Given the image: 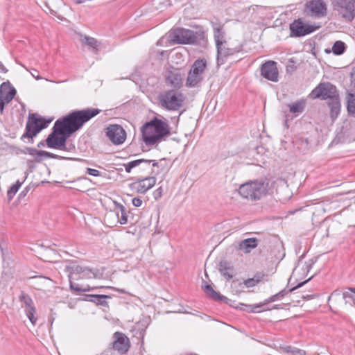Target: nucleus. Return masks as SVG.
<instances>
[{
  "mask_svg": "<svg viewBox=\"0 0 355 355\" xmlns=\"http://www.w3.org/2000/svg\"><path fill=\"white\" fill-rule=\"evenodd\" d=\"M206 68L207 61L205 59L198 58L195 60L188 73L185 84L186 86L189 88L199 86L203 80L202 74Z\"/></svg>",
  "mask_w": 355,
  "mask_h": 355,
  "instance_id": "nucleus-6",
  "label": "nucleus"
},
{
  "mask_svg": "<svg viewBox=\"0 0 355 355\" xmlns=\"http://www.w3.org/2000/svg\"><path fill=\"white\" fill-rule=\"evenodd\" d=\"M32 75H33V77L36 78V79H37V80L41 78H40V77H39L38 76H35V73H32Z\"/></svg>",
  "mask_w": 355,
  "mask_h": 355,
  "instance_id": "nucleus-60",
  "label": "nucleus"
},
{
  "mask_svg": "<svg viewBox=\"0 0 355 355\" xmlns=\"http://www.w3.org/2000/svg\"><path fill=\"white\" fill-rule=\"evenodd\" d=\"M20 153L22 154H29L30 155H31L34 157V161L35 162H38V163L41 162L44 157L60 159V160L71 159V160H76V161L81 162H87V161L84 159L62 157V156L58 155L53 154V153L48 152V151L37 150L36 148H31V147H26L24 150H20Z\"/></svg>",
  "mask_w": 355,
  "mask_h": 355,
  "instance_id": "nucleus-11",
  "label": "nucleus"
},
{
  "mask_svg": "<svg viewBox=\"0 0 355 355\" xmlns=\"http://www.w3.org/2000/svg\"><path fill=\"white\" fill-rule=\"evenodd\" d=\"M268 190V182L254 180L241 184L239 189V193L243 198L255 201L265 196Z\"/></svg>",
  "mask_w": 355,
  "mask_h": 355,
  "instance_id": "nucleus-3",
  "label": "nucleus"
},
{
  "mask_svg": "<svg viewBox=\"0 0 355 355\" xmlns=\"http://www.w3.org/2000/svg\"><path fill=\"white\" fill-rule=\"evenodd\" d=\"M82 270V273H80L82 278H91L96 276V271L87 267H83Z\"/></svg>",
  "mask_w": 355,
  "mask_h": 355,
  "instance_id": "nucleus-43",
  "label": "nucleus"
},
{
  "mask_svg": "<svg viewBox=\"0 0 355 355\" xmlns=\"http://www.w3.org/2000/svg\"><path fill=\"white\" fill-rule=\"evenodd\" d=\"M18 190V187L17 186H14L13 184L10 187L7 191V198L8 201H10L13 198Z\"/></svg>",
  "mask_w": 355,
  "mask_h": 355,
  "instance_id": "nucleus-44",
  "label": "nucleus"
},
{
  "mask_svg": "<svg viewBox=\"0 0 355 355\" xmlns=\"http://www.w3.org/2000/svg\"><path fill=\"white\" fill-rule=\"evenodd\" d=\"M86 173L94 177L101 175V172L99 171L91 168H87Z\"/></svg>",
  "mask_w": 355,
  "mask_h": 355,
  "instance_id": "nucleus-47",
  "label": "nucleus"
},
{
  "mask_svg": "<svg viewBox=\"0 0 355 355\" xmlns=\"http://www.w3.org/2000/svg\"><path fill=\"white\" fill-rule=\"evenodd\" d=\"M203 38V32H194L193 31L183 28L175 29L171 35L173 42L176 44H196Z\"/></svg>",
  "mask_w": 355,
  "mask_h": 355,
  "instance_id": "nucleus-7",
  "label": "nucleus"
},
{
  "mask_svg": "<svg viewBox=\"0 0 355 355\" xmlns=\"http://www.w3.org/2000/svg\"><path fill=\"white\" fill-rule=\"evenodd\" d=\"M156 183V178L154 176H148L144 178L138 179L132 183V187L139 193H145L151 189Z\"/></svg>",
  "mask_w": 355,
  "mask_h": 355,
  "instance_id": "nucleus-20",
  "label": "nucleus"
},
{
  "mask_svg": "<svg viewBox=\"0 0 355 355\" xmlns=\"http://www.w3.org/2000/svg\"><path fill=\"white\" fill-rule=\"evenodd\" d=\"M112 347L121 354H125L130 347L129 338L122 332L116 331L113 335Z\"/></svg>",
  "mask_w": 355,
  "mask_h": 355,
  "instance_id": "nucleus-19",
  "label": "nucleus"
},
{
  "mask_svg": "<svg viewBox=\"0 0 355 355\" xmlns=\"http://www.w3.org/2000/svg\"><path fill=\"white\" fill-rule=\"evenodd\" d=\"M52 121V119H45L35 113L29 114L26 124L24 133L21 137V140L24 141L26 138L31 139L30 142L33 143V138L37 135L43 129L48 127Z\"/></svg>",
  "mask_w": 355,
  "mask_h": 355,
  "instance_id": "nucleus-5",
  "label": "nucleus"
},
{
  "mask_svg": "<svg viewBox=\"0 0 355 355\" xmlns=\"http://www.w3.org/2000/svg\"><path fill=\"white\" fill-rule=\"evenodd\" d=\"M24 311L31 322L33 324H35L37 320V318L35 316V314L36 313V308L35 306L34 303L28 306H25Z\"/></svg>",
  "mask_w": 355,
  "mask_h": 355,
  "instance_id": "nucleus-33",
  "label": "nucleus"
},
{
  "mask_svg": "<svg viewBox=\"0 0 355 355\" xmlns=\"http://www.w3.org/2000/svg\"><path fill=\"white\" fill-rule=\"evenodd\" d=\"M339 95V91L336 86L330 82H322L311 91L309 96L312 99H321L327 101Z\"/></svg>",
  "mask_w": 355,
  "mask_h": 355,
  "instance_id": "nucleus-8",
  "label": "nucleus"
},
{
  "mask_svg": "<svg viewBox=\"0 0 355 355\" xmlns=\"http://www.w3.org/2000/svg\"><path fill=\"white\" fill-rule=\"evenodd\" d=\"M111 295H96L94 294L93 303L97 306H108V303L106 301L107 299H110Z\"/></svg>",
  "mask_w": 355,
  "mask_h": 355,
  "instance_id": "nucleus-37",
  "label": "nucleus"
},
{
  "mask_svg": "<svg viewBox=\"0 0 355 355\" xmlns=\"http://www.w3.org/2000/svg\"><path fill=\"white\" fill-rule=\"evenodd\" d=\"M306 100L301 98L294 103L288 104L289 112L296 116L304 112L306 107Z\"/></svg>",
  "mask_w": 355,
  "mask_h": 355,
  "instance_id": "nucleus-29",
  "label": "nucleus"
},
{
  "mask_svg": "<svg viewBox=\"0 0 355 355\" xmlns=\"http://www.w3.org/2000/svg\"><path fill=\"white\" fill-rule=\"evenodd\" d=\"M94 294H85L83 295V300L84 301L93 302Z\"/></svg>",
  "mask_w": 355,
  "mask_h": 355,
  "instance_id": "nucleus-51",
  "label": "nucleus"
},
{
  "mask_svg": "<svg viewBox=\"0 0 355 355\" xmlns=\"http://www.w3.org/2000/svg\"><path fill=\"white\" fill-rule=\"evenodd\" d=\"M101 112L100 109L92 107L73 110L67 115L58 119L57 121L74 133L81 129L85 123L100 114Z\"/></svg>",
  "mask_w": 355,
  "mask_h": 355,
  "instance_id": "nucleus-2",
  "label": "nucleus"
},
{
  "mask_svg": "<svg viewBox=\"0 0 355 355\" xmlns=\"http://www.w3.org/2000/svg\"><path fill=\"white\" fill-rule=\"evenodd\" d=\"M327 105L329 108V116L331 121H336L341 111V101L340 95L334 98L327 101Z\"/></svg>",
  "mask_w": 355,
  "mask_h": 355,
  "instance_id": "nucleus-24",
  "label": "nucleus"
},
{
  "mask_svg": "<svg viewBox=\"0 0 355 355\" xmlns=\"http://www.w3.org/2000/svg\"><path fill=\"white\" fill-rule=\"evenodd\" d=\"M334 10L347 22L355 18V0H331Z\"/></svg>",
  "mask_w": 355,
  "mask_h": 355,
  "instance_id": "nucleus-10",
  "label": "nucleus"
},
{
  "mask_svg": "<svg viewBox=\"0 0 355 355\" xmlns=\"http://www.w3.org/2000/svg\"><path fill=\"white\" fill-rule=\"evenodd\" d=\"M19 301L24 304V307L31 305L34 303L31 297L24 291L21 292V295H19Z\"/></svg>",
  "mask_w": 355,
  "mask_h": 355,
  "instance_id": "nucleus-42",
  "label": "nucleus"
},
{
  "mask_svg": "<svg viewBox=\"0 0 355 355\" xmlns=\"http://www.w3.org/2000/svg\"><path fill=\"white\" fill-rule=\"evenodd\" d=\"M132 203L135 207H139L142 205V200L141 198L136 197L132 199Z\"/></svg>",
  "mask_w": 355,
  "mask_h": 355,
  "instance_id": "nucleus-50",
  "label": "nucleus"
},
{
  "mask_svg": "<svg viewBox=\"0 0 355 355\" xmlns=\"http://www.w3.org/2000/svg\"><path fill=\"white\" fill-rule=\"evenodd\" d=\"M105 288L104 286H94V287H91L89 286H87L84 288H82V291L81 292H87V291H93L96 289H98V288ZM107 288H110V289H112V290H114V291H117L118 292H119L120 293H125V291L123 290V289H119V288H116L114 287H112V286H107L106 287Z\"/></svg>",
  "mask_w": 355,
  "mask_h": 355,
  "instance_id": "nucleus-41",
  "label": "nucleus"
},
{
  "mask_svg": "<svg viewBox=\"0 0 355 355\" xmlns=\"http://www.w3.org/2000/svg\"><path fill=\"white\" fill-rule=\"evenodd\" d=\"M211 24L214 31V37L216 46L220 45L222 42H225V33L223 29L224 24H222L217 18L212 19L211 21Z\"/></svg>",
  "mask_w": 355,
  "mask_h": 355,
  "instance_id": "nucleus-23",
  "label": "nucleus"
},
{
  "mask_svg": "<svg viewBox=\"0 0 355 355\" xmlns=\"http://www.w3.org/2000/svg\"><path fill=\"white\" fill-rule=\"evenodd\" d=\"M73 133L56 121L52 128V132L46 139V144L50 148L67 150V140Z\"/></svg>",
  "mask_w": 355,
  "mask_h": 355,
  "instance_id": "nucleus-4",
  "label": "nucleus"
},
{
  "mask_svg": "<svg viewBox=\"0 0 355 355\" xmlns=\"http://www.w3.org/2000/svg\"><path fill=\"white\" fill-rule=\"evenodd\" d=\"M346 51V44L342 41H336L332 46V52L334 55H340Z\"/></svg>",
  "mask_w": 355,
  "mask_h": 355,
  "instance_id": "nucleus-36",
  "label": "nucleus"
},
{
  "mask_svg": "<svg viewBox=\"0 0 355 355\" xmlns=\"http://www.w3.org/2000/svg\"><path fill=\"white\" fill-rule=\"evenodd\" d=\"M70 289L76 292H81L82 288L78 284H74L71 280H69Z\"/></svg>",
  "mask_w": 355,
  "mask_h": 355,
  "instance_id": "nucleus-48",
  "label": "nucleus"
},
{
  "mask_svg": "<svg viewBox=\"0 0 355 355\" xmlns=\"http://www.w3.org/2000/svg\"><path fill=\"white\" fill-rule=\"evenodd\" d=\"M83 43L94 49H97L99 44L98 40L92 37H85Z\"/></svg>",
  "mask_w": 355,
  "mask_h": 355,
  "instance_id": "nucleus-40",
  "label": "nucleus"
},
{
  "mask_svg": "<svg viewBox=\"0 0 355 355\" xmlns=\"http://www.w3.org/2000/svg\"><path fill=\"white\" fill-rule=\"evenodd\" d=\"M21 184H22V182H21L19 180H17L15 184H14L13 185L17 186L18 187V189H19L20 187L21 186Z\"/></svg>",
  "mask_w": 355,
  "mask_h": 355,
  "instance_id": "nucleus-58",
  "label": "nucleus"
},
{
  "mask_svg": "<svg viewBox=\"0 0 355 355\" xmlns=\"http://www.w3.org/2000/svg\"><path fill=\"white\" fill-rule=\"evenodd\" d=\"M300 141H301V144H302V146L304 147V148H307L309 144V139H304V138H301L300 139Z\"/></svg>",
  "mask_w": 355,
  "mask_h": 355,
  "instance_id": "nucleus-54",
  "label": "nucleus"
},
{
  "mask_svg": "<svg viewBox=\"0 0 355 355\" xmlns=\"http://www.w3.org/2000/svg\"><path fill=\"white\" fill-rule=\"evenodd\" d=\"M261 75L266 79L272 82H277L279 71L277 67V62L269 60L263 63L260 69Z\"/></svg>",
  "mask_w": 355,
  "mask_h": 355,
  "instance_id": "nucleus-18",
  "label": "nucleus"
},
{
  "mask_svg": "<svg viewBox=\"0 0 355 355\" xmlns=\"http://www.w3.org/2000/svg\"><path fill=\"white\" fill-rule=\"evenodd\" d=\"M35 161L31 159H28L26 162L27 166L30 171H32V170L35 168Z\"/></svg>",
  "mask_w": 355,
  "mask_h": 355,
  "instance_id": "nucleus-53",
  "label": "nucleus"
},
{
  "mask_svg": "<svg viewBox=\"0 0 355 355\" xmlns=\"http://www.w3.org/2000/svg\"><path fill=\"white\" fill-rule=\"evenodd\" d=\"M146 161H148L149 162H143V164L149 166L150 164H152V166L153 168H152L151 175H157L161 171L159 170V168L161 166V162L163 160H160V162H157L155 159H145Z\"/></svg>",
  "mask_w": 355,
  "mask_h": 355,
  "instance_id": "nucleus-39",
  "label": "nucleus"
},
{
  "mask_svg": "<svg viewBox=\"0 0 355 355\" xmlns=\"http://www.w3.org/2000/svg\"><path fill=\"white\" fill-rule=\"evenodd\" d=\"M347 193H355V189L349 191Z\"/></svg>",
  "mask_w": 355,
  "mask_h": 355,
  "instance_id": "nucleus-62",
  "label": "nucleus"
},
{
  "mask_svg": "<svg viewBox=\"0 0 355 355\" xmlns=\"http://www.w3.org/2000/svg\"><path fill=\"white\" fill-rule=\"evenodd\" d=\"M225 42H222L220 45L216 46L217 49V65L221 66L225 64L227 57L234 55L243 50V46L239 45L234 48L225 46Z\"/></svg>",
  "mask_w": 355,
  "mask_h": 355,
  "instance_id": "nucleus-17",
  "label": "nucleus"
},
{
  "mask_svg": "<svg viewBox=\"0 0 355 355\" xmlns=\"http://www.w3.org/2000/svg\"><path fill=\"white\" fill-rule=\"evenodd\" d=\"M69 150H70V148L67 147V150L66 151H69Z\"/></svg>",
  "mask_w": 355,
  "mask_h": 355,
  "instance_id": "nucleus-64",
  "label": "nucleus"
},
{
  "mask_svg": "<svg viewBox=\"0 0 355 355\" xmlns=\"http://www.w3.org/2000/svg\"><path fill=\"white\" fill-rule=\"evenodd\" d=\"M20 153L22 154H29L30 155H31L34 157V161L35 162H38V163L41 162L44 157L60 159V160L71 159V160H76V161L81 162H87V161L84 159L62 157V156L58 155L53 154V153L48 152V151L37 150L36 148H31V147H26L24 150H20Z\"/></svg>",
  "mask_w": 355,
  "mask_h": 355,
  "instance_id": "nucleus-12",
  "label": "nucleus"
},
{
  "mask_svg": "<svg viewBox=\"0 0 355 355\" xmlns=\"http://www.w3.org/2000/svg\"><path fill=\"white\" fill-rule=\"evenodd\" d=\"M259 244V240L257 238H248L242 240L239 243V250L245 254L250 253L253 249L256 248Z\"/></svg>",
  "mask_w": 355,
  "mask_h": 355,
  "instance_id": "nucleus-26",
  "label": "nucleus"
},
{
  "mask_svg": "<svg viewBox=\"0 0 355 355\" xmlns=\"http://www.w3.org/2000/svg\"><path fill=\"white\" fill-rule=\"evenodd\" d=\"M115 208L116 209V216L118 220L121 225L128 223V215L125 207L120 204L115 202Z\"/></svg>",
  "mask_w": 355,
  "mask_h": 355,
  "instance_id": "nucleus-30",
  "label": "nucleus"
},
{
  "mask_svg": "<svg viewBox=\"0 0 355 355\" xmlns=\"http://www.w3.org/2000/svg\"><path fill=\"white\" fill-rule=\"evenodd\" d=\"M141 132L143 140L147 146L155 145L171 134L168 123L156 116L145 123Z\"/></svg>",
  "mask_w": 355,
  "mask_h": 355,
  "instance_id": "nucleus-1",
  "label": "nucleus"
},
{
  "mask_svg": "<svg viewBox=\"0 0 355 355\" xmlns=\"http://www.w3.org/2000/svg\"><path fill=\"white\" fill-rule=\"evenodd\" d=\"M351 293H354L355 294V288H350L349 291H345L343 293V298L346 299L347 297L352 298V295Z\"/></svg>",
  "mask_w": 355,
  "mask_h": 355,
  "instance_id": "nucleus-49",
  "label": "nucleus"
},
{
  "mask_svg": "<svg viewBox=\"0 0 355 355\" xmlns=\"http://www.w3.org/2000/svg\"><path fill=\"white\" fill-rule=\"evenodd\" d=\"M29 191V188L27 187L20 193V196H25Z\"/></svg>",
  "mask_w": 355,
  "mask_h": 355,
  "instance_id": "nucleus-56",
  "label": "nucleus"
},
{
  "mask_svg": "<svg viewBox=\"0 0 355 355\" xmlns=\"http://www.w3.org/2000/svg\"><path fill=\"white\" fill-rule=\"evenodd\" d=\"M8 71L7 69L3 64V63L0 61V72L6 73Z\"/></svg>",
  "mask_w": 355,
  "mask_h": 355,
  "instance_id": "nucleus-55",
  "label": "nucleus"
},
{
  "mask_svg": "<svg viewBox=\"0 0 355 355\" xmlns=\"http://www.w3.org/2000/svg\"><path fill=\"white\" fill-rule=\"evenodd\" d=\"M306 6L313 17H320L327 14L326 4L322 0H311L306 4Z\"/></svg>",
  "mask_w": 355,
  "mask_h": 355,
  "instance_id": "nucleus-22",
  "label": "nucleus"
},
{
  "mask_svg": "<svg viewBox=\"0 0 355 355\" xmlns=\"http://www.w3.org/2000/svg\"><path fill=\"white\" fill-rule=\"evenodd\" d=\"M44 143H46V140H45V141H43V140H42V141H41L40 142H39V143L37 144V147H38V148H42V147H43V146H44Z\"/></svg>",
  "mask_w": 355,
  "mask_h": 355,
  "instance_id": "nucleus-57",
  "label": "nucleus"
},
{
  "mask_svg": "<svg viewBox=\"0 0 355 355\" xmlns=\"http://www.w3.org/2000/svg\"><path fill=\"white\" fill-rule=\"evenodd\" d=\"M205 293L207 295L214 301H219L224 304H228L230 306L234 307L235 301L232 300L227 297L220 295L219 293L215 291L212 286L206 282H205V285H202Z\"/></svg>",
  "mask_w": 355,
  "mask_h": 355,
  "instance_id": "nucleus-21",
  "label": "nucleus"
},
{
  "mask_svg": "<svg viewBox=\"0 0 355 355\" xmlns=\"http://www.w3.org/2000/svg\"><path fill=\"white\" fill-rule=\"evenodd\" d=\"M183 101V94L174 90L165 92L159 98L162 107L168 110H178L182 106Z\"/></svg>",
  "mask_w": 355,
  "mask_h": 355,
  "instance_id": "nucleus-9",
  "label": "nucleus"
},
{
  "mask_svg": "<svg viewBox=\"0 0 355 355\" xmlns=\"http://www.w3.org/2000/svg\"><path fill=\"white\" fill-rule=\"evenodd\" d=\"M313 277V275L311 276V277H309V279H307L306 280L299 283L297 286H294L292 288H290L289 290H286V288H284V289L282 290L281 291H279L278 293H277V294H275L274 295H272L271 297H270L268 299L266 300L263 302V306L267 304H268V303H270V302H275L279 297H284V295H286L289 292H292V291H295V290L302 287L304 284H305L306 283L309 282Z\"/></svg>",
  "mask_w": 355,
  "mask_h": 355,
  "instance_id": "nucleus-25",
  "label": "nucleus"
},
{
  "mask_svg": "<svg viewBox=\"0 0 355 355\" xmlns=\"http://www.w3.org/2000/svg\"><path fill=\"white\" fill-rule=\"evenodd\" d=\"M282 306L280 304H277V305H274L272 309H281Z\"/></svg>",
  "mask_w": 355,
  "mask_h": 355,
  "instance_id": "nucleus-59",
  "label": "nucleus"
},
{
  "mask_svg": "<svg viewBox=\"0 0 355 355\" xmlns=\"http://www.w3.org/2000/svg\"><path fill=\"white\" fill-rule=\"evenodd\" d=\"M259 282V279H256L254 278H249L244 281V284L246 286V287H253L256 286Z\"/></svg>",
  "mask_w": 355,
  "mask_h": 355,
  "instance_id": "nucleus-45",
  "label": "nucleus"
},
{
  "mask_svg": "<svg viewBox=\"0 0 355 355\" xmlns=\"http://www.w3.org/2000/svg\"><path fill=\"white\" fill-rule=\"evenodd\" d=\"M32 75H33V77L36 78V79H37V80L41 78H40V77H39L38 76H35V73H32Z\"/></svg>",
  "mask_w": 355,
  "mask_h": 355,
  "instance_id": "nucleus-61",
  "label": "nucleus"
},
{
  "mask_svg": "<svg viewBox=\"0 0 355 355\" xmlns=\"http://www.w3.org/2000/svg\"><path fill=\"white\" fill-rule=\"evenodd\" d=\"M218 270L227 281L233 277L234 268L230 263L225 260H222L218 264Z\"/></svg>",
  "mask_w": 355,
  "mask_h": 355,
  "instance_id": "nucleus-27",
  "label": "nucleus"
},
{
  "mask_svg": "<svg viewBox=\"0 0 355 355\" xmlns=\"http://www.w3.org/2000/svg\"><path fill=\"white\" fill-rule=\"evenodd\" d=\"M345 101L348 116L355 118V93L347 92L346 94Z\"/></svg>",
  "mask_w": 355,
  "mask_h": 355,
  "instance_id": "nucleus-28",
  "label": "nucleus"
},
{
  "mask_svg": "<svg viewBox=\"0 0 355 355\" xmlns=\"http://www.w3.org/2000/svg\"><path fill=\"white\" fill-rule=\"evenodd\" d=\"M82 269V266L76 264V263H71L65 266L64 271L69 273V279L71 280V275L74 274L80 275V273H82L83 271Z\"/></svg>",
  "mask_w": 355,
  "mask_h": 355,
  "instance_id": "nucleus-31",
  "label": "nucleus"
},
{
  "mask_svg": "<svg viewBox=\"0 0 355 355\" xmlns=\"http://www.w3.org/2000/svg\"><path fill=\"white\" fill-rule=\"evenodd\" d=\"M350 78H351V85L355 88V67H353V69L350 73Z\"/></svg>",
  "mask_w": 355,
  "mask_h": 355,
  "instance_id": "nucleus-52",
  "label": "nucleus"
},
{
  "mask_svg": "<svg viewBox=\"0 0 355 355\" xmlns=\"http://www.w3.org/2000/svg\"><path fill=\"white\" fill-rule=\"evenodd\" d=\"M24 311L31 322L33 324H35L37 320V318L35 316V314L36 313V308L35 306L34 303L28 306H25Z\"/></svg>",
  "mask_w": 355,
  "mask_h": 355,
  "instance_id": "nucleus-32",
  "label": "nucleus"
},
{
  "mask_svg": "<svg viewBox=\"0 0 355 355\" xmlns=\"http://www.w3.org/2000/svg\"><path fill=\"white\" fill-rule=\"evenodd\" d=\"M162 194H163V188L162 187H159V188H157V189H155L153 191V198H155V200H157L162 196Z\"/></svg>",
  "mask_w": 355,
  "mask_h": 355,
  "instance_id": "nucleus-46",
  "label": "nucleus"
},
{
  "mask_svg": "<svg viewBox=\"0 0 355 355\" xmlns=\"http://www.w3.org/2000/svg\"><path fill=\"white\" fill-rule=\"evenodd\" d=\"M143 162H149L146 161L145 159H138L132 160L128 163L123 164V166H124L125 171L128 173H130L132 168L139 166L141 164H143Z\"/></svg>",
  "mask_w": 355,
  "mask_h": 355,
  "instance_id": "nucleus-38",
  "label": "nucleus"
},
{
  "mask_svg": "<svg viewBox=\"0 0 355 355\" xmlns=\"http://www.w3.org/2000/svg\"><path fill=\"white\" fill-rule=\"evenodd\" d=\"M263 306V303L259 304H254V305H248L245 304L240 303L239 306H236V309H240L243 311H246L248 312H252V313H259L261 311L259 310V308L262 307Z\"/></svg>",
  "mask_w": 355,
  "mask_h": 355,
  "instance_id": "nucleus-35",
  "label": "nucleus"
},
{
  "mask_svg": "<svg viewBox=\"0 0 355 355\" xmlns=\"http://www.w3.org/2000/svg\"><path fill=\"white\" fill-rule=\"evenodd\" d=\"M184 76L181 69L171 66L166 72V83L174 88L179 89L182 85Z\"/></svg>",
  "mask_w": 355,
  "mask_h": 355,
  "instance_id": "nucleus-16",
  "label": "nucleus"
},
{
  "mask_svg": "<svg viewBox=\"0 0 355 355\" xmlns=\"http://www.w3.org/2000/svg\"><path fill=\"white\" fill-rule=\"evenodd\" d=\"M15 88L9 81L3 82L0 85V112L3 114L5 106L9 103L16 95Z\"/></svg>",
  "mask_w": 355,
  "mask_h": 355,
  "instance_id": "nucleus-14",
  "label": "nucleus"
},
{
  "mask_svg": "<svg viewBox=\"0 0 355 355\" xmlns=\"http://www.w3.org/2000/svg\"><path fill=\"white\" fill-rule=\"evenodd\" d=\"M106 135L115 145L122 144L126 139L125 131L118 124L110 125L106 128Z\"/></svg>",
  "mask_w": 355,
  "mask_h": 355,
  "instance_id": "nucleus-15",
  "label": "nucleus"
},
{
  "mask_svg": "<svg viewBox=\"0 0 355 355\" xmlns=\"http://www.w3.org/2000/svg\"><path fill=\"white\" fill-rule=\"evenodd\" d=\"M83 1H84V0H78L77 2H78V3H83Z\"/></svg>",
  "mask_w": 355,
  "mask_h": 355,
  "instance_id": "nucleus-63",
  "label": "nucleus"
},
{
  "mask_svg": "<svg viewBox=\"0 0 355 355\" xmlns=\"http://www.w3.org/2000/svg\"><path fill=\"white\" fill-rule=\"evenodd\" d=\"M320 26H315L304 24L302 19H295L289 26L290 36L292 37H300L311 34Z\"/></svg>",
  "mask_w": 355,
  "mask_h": 355,
  "instance_id": "nucleus-13",
  "label": "nucleus"
},
{
  "mask_svg": "<svg viewBox=\"0 0 355 355\" xmlns=\"http://www.w3.org/2000/svg\"><path fill=\"white\" fill-rule=\"evenodd\" d=\"M281 349L289 355H306L304 350L291 345H284L281 347Z\"/></svg>",
  "mask_w": 355,
  "mask_h": 355,
  "instance_id": "nucleus-34",
  "label": "nucleus"
}]
</instances>
